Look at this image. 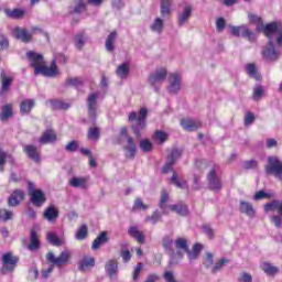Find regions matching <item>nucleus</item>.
<instances>
[{
	"mask_svg": "<svg viewBox=\"0 0 282 282\" xmlns=\"http://www.w3.org/2000/svg\"><path fill=\"white\" fill-rule=\"evenodd\" d=\"M248 19L250 23L256 25L257 32H263L269 39L268 45L262 50V58L269 63L279 61L281 56L282 45V24L281 22H271L263 25V19L257 14L249 13Z\"/></svg>",
	"mask_w": 282,
	"mask_h": 282,
	"instance_id": "obj_1",
	"label": "nucleus"
},
{
	"mask_svg": "<svg viewBox=\"0 0 282 282\" xmlns=\"http://www.w3.org/2000/svg\"><path fill=\"white\" fill-rule=\"evenodd\" d=\"M26 57L30 61L31 67H33L34 69L35 76L42 74V76H47L52 78L58 74V69L56 68V62L53 61L51 67H47L45 66V59L43 58V55L32 51L26 53Z\"/></svg>",
	"mask_w": 282,
	"mask_h": 282,
	"instance_id": "obj_2",
	"label": "nucleus"
},
{
	"mask_svg": "<svg viewBox=\"0 0 282 282\" xmlns=\"http://www.w3.org/2000/svg\"><path fill=\"white\" fill-rule=\"evenodd\" d=\"M69 259H72V253L69 251H62L58 257H56L54 252L50 251L46 254V260L48 263H52V265L42 271L43 279H50V275L54 272V267L62 268V265H67V263H69Z\"/></svg>",
	"mask_w": 282,
	"mask_h": 282,
	"instance_id": "obj_3",
	"label": "nucleus"
},
{
	"mask_svg": "<svg viewBox=\"0 0 282 282\" xmlns=\"http://www.w3.org/2000/svg\"><path fill=\"white\" fill-rule=\"evenodd\" d=\"M139 113L140 116L138 117V112L132 111L128 117L129 122H134L135 120V123L132 124V131L134 135H137V138H140V131L147 129V116L149 113V110H147V108H141Z\"/></svg>",
	"mask_w": 282,
	"mask_h": 282,
	"instance_id": "obj_4",
	"label": "nucleus"
},
{
	"mask_svg": "<svg viewBox=\"0 0 282 282\" xmlns=\"http://www.w3.org/2000/svg\"><path fill=\"white\" fill-rule=\"evenodd\" d=\"M166 76H169V72L166 70V68H156L155 72L150 74L148 83H150L154 91H160V85L164 83V80H166Z\"/></svg>",
	"mask_w": 282,
	"mask_h": 282,
	"instance_id": "obj_5",
	"label": "nucleus"
},
{
	"mask_svg": "<svg viewBox=\"0 0 282 282\" xmlns=\"http://www.w3.org/2000/svg\"><path fill=\"white\" fill-rule=\"evenodd\" d=\"M265 171L268 175H274L276 180L282 182V162L279 156H269L268 165H265Z\"/></svg>",
	"mask_w": 282,
	"mask_h": 282,
	"instance_id": "obj_6",
	"label": "nucleus"
},
{
	"mask_svg": "<svg viewBox=\"0 0 282 282\" xmlns=\"http://www.w3.org/2000/svg\"><path fill=\"white\" fill-rule=\"evenodd\" d=\"M2 267H1V274H8V272H12L18 263H19V257L14 256L12 252H6L2 254L1 258Z\"/></svg>",
	"mask_w": 282,
	"mask_h": 282,
	"instance_id": "obj_7",
	"label": "nucleus"
},
{
	"mask_svg": "<svg viewBox=\"0 0 282 282\" xmlns=\"http://www.w3.org/2000/svg\"><path fill=\"white\" fill-rule=\"evenodd\" d=\"M41 32V29L39 26H33L32 32H28V30L23 28H14L12 31V34L18 41H22V43H30L32 41V35L33 34H39Z\"/></svg>",
	"mask_w": 282,
	"mask_h": 282,
	"instance_id": "obj_8",
	"label": "nucleus"
},
{
	"mask_svg": "<svg viewBox=\"0 0 282 282\" xmlns=\"http://www.w3.org/2000/svg\"><path fill=\"white\" fill-rule=\"evenodd\" d=\"M98 97H99V94L94 93L88 95V98H87L88 116L94 123L96 122V118H97L96 111L98 110Z\"/></svg>",
	"mask_w": 282,
	"mask_h": 282,
	"instance_id": "obj_9",
	"label": "nucleus"
},
{
	"mask_svg": "<svg viewBox=\"0 0 282 282\" xmlns=\"http://www.w3.org/2000/svg\"><path fill=\"white\" fill-rule=\"evenodd\" d=\"M229 29L232 36H243V39H247L248 41H254V33L250 31V29L246 24H242L240 26L230 25Z\"/></svg>",
	"mask_w": 282,
	"mask_h": 282,
	"instance_id": "obj_10",
	"label": "nucleus"
},
{
	"mask_svg": "<svg viewBox=\"0 0 282 282\" xmlns=\"http://www.w3.org/2000/svg\"><path fill=\"white\" fill-rule=\"evenodd\" d=\"M29 189L31 191V202L33 206H43L44 202L47 199L45 198V193L41 189H34V183L32 182H29Z\"/></svg>",
	"mask_w": 282,
	"mask_h": 282,
	"instance_id": "obj_11",
	"label": "nucleus"
},
{
	"mask_svg": "<svg viewBox=\"0 0 282 282\" xmlns=\"http://www.w3.org/2000/svg\"><path fill=\"white\" fill-rule=\"evenodd\" d=\"M182 89V76L178 73H172L170 75L167 90L170 94H180Z\"/></svg>",
	"mask_w": 282,
	"mask_h": 282,
	"instance_id": "obj_12",
	"label": "nucleus"
},
{
	"mask_svg": "<svg viewBox=\"0 0 282 282\" xmlns=\"http://www.w3.org/2000/svg\"><path fill=\"white\" fill-rule=\"evenodd\" d=\"M180 158H182V151L177 149L172 150V152L167 155V161L165 165L163 166V173L166 174L171 172L173 165L175 164V162H177V160H180Z\"/></svg>",
	"mask_w": 282,
	"mask_h": 282,
	"instance_id": "obj_13",
	"label": "nucleus"
},
{
	"mask_svg": "<svg viewBox=\"0 0 282 282\" xmlns=\"http://www.w3.org/2000/svg\"><path fill=\"white\" fill-rule=\"evenodd\" d=\"M24 153L28 155L30 160L39 164L41 162V152L39 151V148L32 144H28L23 147Z\"/></svg>",
	"mask_w": 282,
	"mask_h": 282,
	"instance_id": "obj_14",
	"label": "nucleus"
},
{
	"mask_svg": "<svg viewBox=\"0 0 282 282\" xmlns=\"http://www.w3.org/2000/svg\"><path fill=\"white\" fill-rule=\"evenodd\" d=\"M191 17H193V7L191 4H186L184 6L183 10L177 13L180 28H182V25H184V23H186Z\"/></svg>",
	"mask_w": 282,
	"mask_h": 282,
	"instance_id": "obj_15",
	"label": "nucleus"
},
{
	"mask_svg": "<svg viewBox=\"0 0 282 282\" xmlns=\"http://www.w3.org/2000/svg\"><path fill=\"white\" fill-rule=\"evenodd\" d=\"M88 182L89 180L85 176H75L69 180L68 184L73 188H80V191H85L89 186Z\"/></svg>",
	"mask_w": 282,
	"mask_h": 282,
	"instance_id": "obj_16",
	"label": "nucleus"
},
{
	"mask_svg": "<svg viewBox=\"0 0 282 282\" xmlns=\"http://www.w3.org/2000/svg\"><path fill=\"white\" fill-rule=\"evenodd\" d=\"M207 180L209 182V188L212 191H221V180L217 177V173L215 170H212L208 175Z\"/></svg>",
	"mask_w": 282,
	"mask_h": 282,
	"instance_id": "obj_17",
	"label": "nucleus"
},
{
	"mask_svg": "<svg viewBox=\"0 0 282 282\" xmlns=\"http://www.w3.org/2000/svg\"><path fill=\"white\" fill-rule=\"evenodd\" d=\"M239 210L242 215H247V217H250V219H253V217L257 215V210H254L252 204L246 200H240Z\"/></svg>",
	"mask_w": 282,
	"mask_h": 282,
	"instance_id": "obj_18",
	"label": "nucleus"
},
{
	"mask_svg": "<svg viewBox=\"0 0 282 282\" xmlns=\"http://www.w3.org/2000/svg\"><path fill=\"white\" fill-rule=\"evenodd\" d=\"M127 142H128V144L126 147H123V151H126V158H129V160H134L138 148H137L135 143L133 142V138L128 137Z\"/></svg>",
	"mask_w": 282,
	"mask_h": 282,
	"instance_id": "obj_19",
	"label": "nucleus"
},
{
	"mask_svg": "<svg viewBox=\"0 0 282 282\" xmlns=\"http://www.w3.org/2000/svg\"><path fill=\"white\" fill-rule=\"evenodd\" d=\"M181 126L185 131H197L202 127V121L195 119H183Z\"/></svg>",
	"mask_w": 282,
	"mask_h": 282,
	"instance_id": "obj_20",
	"label": "nucleus"
},
{
	"mask_svg": "<svg viewBox=\"0 0 282 282\" xmlns=\"http://www.w3.org/2000/svg\"><path fill=\"white\" fill-rule=\"evenodd\" d=\"M25 199V193L21 189H15L9 197L8 204L9 206H19L21 202Z\"/></svg>",
	"mask_w": 282,
	"mask_h": 282,
	"instance_id": "obj_21",
	"label": "nucleus"
},
{
	"mask_svg": "<svg viewBox=\"0 0 282 282\" xmlns=\"http://www.w3.org/2000/svg\"><path fill=\"white\" fill-rule=\"evenodd\" d=\"M56 140H57L56 132L54 130H46L43 132L39 142L40 144H53V142H56Z\"/></svg>",
	"mask_w": 282,
	"mask_h": 282,
	"instance_id": "obj_22",
	"label": "nucleus"
},
{
	"mask_svg": "<svg viewBox=\"0 0 282 282\" xmlns=\"http://www.w3.org/2000/svg\"><path fill=\"white\" fill-rule=\"evenodd\" d=\"M39 248H41V241L39 240V235L36 234V230L31 229L30 243L28 246V249L31 252H34V251L39 250Z\"/></svg>",
	"mask_w": 282,
	"mask_h": 282,
	"instance_id": "obj_23",
	"label": "nucleus"
},
{
	"mask_svg": "<svg viewBox=\"0 0 282 282\" xmlns=\"http://www.w3.org/2000/svg\"><path fill=\"white\" fill-rule=\"evenodd\" d=\"M130 72H131V65H129V63H122L116 69V74L118 78H120L121 80L127 79L129 77Z\"/></svg>",
	"mask_w": 282,
	"mask_h": 282,
	"instance_id": "obj_24",
	"label": "nucleus"
},
{
	"mask_svg": "<svg viewBox=\"0 0 282 282\" xmlns=\"http://www.w3.org/2000/svg\"><path fill=\"white\" fill-rule=\"evenodd\" d=\"M278 212V215H282V200H272L264 205V213Z\"/></svg>",
	"mask_w": 282,
	"mask_h": 282,
	"instance_id": "obj_25",
	"label": "nucleus"
},
{
	"mask_svg": "<svg viewBox=\"0 0 282 282\" xmlns=\"http://www.w3.org/2000/svg\"><path fill=\"white\" fill-rule=\"evenodd\" d=\"M0 80H1L0 94L1 96H3V94H6V91L10 89V85H12V77L6 76V70H2L0 75Z\"/></svg>",
	"mask_w": 282,
	"mask_h": 282,
	"instance_id": "obj_26",
	"label": "nucleus"
},
{
	"mask_svg": "<svg viewBox=\"0 0 282 282\" xmlns=\"http://www.w3.org/2000/svg\"><path fill=\"white\" fill-rule=\"evenodd\" d=\"M150 30L156 34H162V32H164V19L160 17L155 18L150 25Z\"/></svg>",
	"mask_w": 282,
	"mask_h": 282,
	"instance_id": "obj_27",
	"label": "nucleus"
},
{
	"mask_svg": "<svg viewBox=\"0 0 282 282\" xmlns=\"http://www.w3.org/2000/svg\"><path fill=\"white\" fill-rule=\"evenodd\" d=\"M44 219H47L50 224L54 223L55 219H58V210L54 206H50L45 209Z\"/></svg>",
	"mask_w": 282,
	"mask_h": 282,
	"instance_id": "obj_28",
	"label": "nucleus"
},
{
	"mask_svg": "<svg viewBox=\"0 0 282 282\" xmlns=\"http://www.w3.org/2000/svg\"><path fill=\"white\" fill-rule=\"evenodd\" d=\"M106 272L110 276V279L118 276V261L116 260L108 261L106 264Z\"/></svg>",
	"mask_w": 282,
	"mask_h": 282,
	"instance_id": "obj_29",
	"label": "nucleus"
},
{
	"mask_svg": "<svg viewBox=\"0 0 282 282\" xmlns=\"http://www.w3.org/2000/svg\"><path fill=\"white\" fill-rule=\"evenodd\" d=\"M261 270H263L268 276H274L275 274H279V268L269 262H263L261 264Z\"/></svg>",
	"mask_w": 282,
	"mask_h": 282,
	"instance_id": "obj_30",
	"label": "nucleus"
},
{
	"mask_svg": "<svg viewBox=\"0 0 282 282\" xmlns=\"http://www.w3.org/2000/svg\"><path fill=\"white\" fill-rule=\"evenodd\" d=\"M173 7V0H161V15L171 17V8Z\"/></svg>",
	"mask_w": 282,
	"mask_h": 282,
	"instance_id": "obj_31",
	"label": "nucleus"
},
{
	"mask_svg": "<svg viewBox=\"0 0 282 282\" xmlns=\"http://www.w3.org/2000/svg\"><path fill=\"white\" fill-rule=\"evenodd\" d=\"M86 43H87V35H85V33L80 32L74 36V45L77 50H83Z\"/></svg>",
	"mask_w": 282,
	"mask_h": 282,
	"instance_id": "obj_32",
	"label": "nucleus"
},
{
	"mask_svg": "<svg viewBox=\"0 0 282 282\" xmlns=\"http://www.w3.org/2000/svg\"><path fill=\"white\" fill-rule=\"evenodd\" d=\"M202 248H203V246L200 243H195L192 251L188 249H187V251H185V252H187V257H188L189 261H195L196 259L199 258Z\"/></svg>",
	"mask_w": 282,
	"mask_h": 282,
	"instance_id": "obj_33",
	"label": "nucleus"
},
{
	"mask_svg": "<svg viewBox=\"0 0 282 282\" xmlns=\"http://www.w3.org/2000/svg\"><path fill=\"white\" fill-rule=\"evenodd\" d=\"M171 184H174L176 188H181L182 191H188V183L186 181L177 180V173L173 172L171 177Z\"/></svg>",
	"mask_w": 282,
	"mask_h": 282,
	"instance_id": "obj_34",
	"label": "nucleus"
},
{
	"mask_svg": "<svg viewBox=\"0 0 282 282\" xmlns=\"http://www.w3.org/2000/svg\"><path fill=\"white\" fill-rule=\"evenodd\" d=\"M6 160H9L10 164H14V159L12 158V155L6 153L3 149H0V173H3Z\"/></svg>",
	"mask_w": 282,
	"mask_h": 282,
	"instance_id": "obj_35",
	"label": "nucleus"
},
{
	"mask_svg": "<svg viewBox=\"0 0 282 282\" xmlns=\"http://www.w3.org/2000/svg\"><path fill=\"white\" fill-rule=\"evenodd\" d=\"M34 108V99H25L21 102L20 111L23 115L30 113L32 109Z\"/></svg>",
	"mask_w": 282,
	"mask_h": 282,
	"instance_id": "obj_36",
	"label": "nucleus"
},
{
	"mask_svg": "<svg viewBox=\"0 0 282 282\" xmlns=\"http://www.w3.org/2000/svg\"><path fill=\"white\" fill-rule=\"evenodd\" d=\"M12 118V106L10 104H7L2 107V111L0 113V120L2 122H6Z\"/></svg>",
	"mask_w": 282,
	"mask_h": 282,
	"instance_id": "obj_37",
	"label": "nucleus"
},
{
	"mask_svg": "<svg viewBox=\"0 0 282 282\" xmlns=\"http://www.w3.org/2000/svg\"><path fill=\"white\" fill-rule=\"evenodd\" d=\"M107 241H109V238H107V232L104 231L94 240L91 248L98 250V248L104 243H107Z\"/></svg>",
	"mask_w": 282,
	"mask_h": 282,
	"instance_id": "obj_38",
	"label": "nucleus"
},
{
	"mask_svg": "<svg viewBox=\"0 0 282 282\" xmlns=\"http://www.w3.org/2000/svg\"><path fill=\"white\" fill-rule=\"evenodd\" d=\"M128 232H129V236L137 239L139 243H144V234L138 230V227H130Z\"/></svg>",
	"mask_w": 282,
	"mask_h": 282,
	"instance_id": "obj_39",
	"label": "nucleus"
},
{
	"mask_svg": "<svg viewBox=\"0 0 282 282\" xmlns=\"http://www.w3.org/2000/svg\"><path fill=\"white\" fill-rule=\"evenodd\" d=\"M118 36V32L112 31L107 40H106V50L107 52H113L115 47H113V43L116 42V39Z\"/></svg>",
	"mask_w": 282,
	"mask_h": 282,
	"instance_id": "obj_40",
	"label": "nucleus"
},
{
	"mask_svg": "<svg viewBox=\"0 0 282 282\" xmlns=\"http://www.w3.org/2000/svg\"><path fill=\"white\" fill-rule=\"evenodd\" d=\"M246 72L250 76V78H254L256 80H261V75L257 73V66H254V64H247Z\"/></svg>",
	"mask_w": 282,
	"mask_h": 282,
	"instance_id": "obj_41",
	"label": "nucleus"
},
{
	"mask_svg": "<svg viewBox=\"0 0 282 282\" xmlns=\"http://www.w3.org/2000/svg\"><path fill=\"white\" fill-rule=\"evenodd\" d=\"M46 239L48 241V243H51V246H63V240L61 238H58V236L56 235V232H48L46 236Z\"/></svg>",
	"mask_w": 282,
	"mask_h": 282,
	"instance_id": "obj_42",
	"label": "nucleus"
},
{
	"mask_svg": "<svg viewBox=\"0 0 282 282\" xmlns=\"http://www.w3.org/2000/svg\"><path fill=\"white\" fill-rule=\"evenodd\" d=\"M176 250L188 252V241L185 238H176L174 241Z\"/></svg>",
	"mask_w": 282,
	"mask_h": 282,
	"instance_id": "obj_43",
	"label": "nucleus"
},
{
	"mask_svg": "<svg viewBox=\"0 0 282 282\" xmlns=\"http://www.w3.org/2000/svg\"><path fill=\"white\" fill-rule=\"evenodd\" d=\"M171 210H174V213H177V215H181L182 217H186L188 215V206L186 205H171Z\"/></svg>",
	"mask_w": 282,
	"mask_h": 282,
	"instance_id": "obj_44",
	"label": "nucleus"
},
{
	"mask_svg": "<svg viewBox=\"0 0 282 282\" xmlns=\"http://www.w3.org/2000/svg\"><path fill=\"white\" fill-rule=\"evenodd\" d=\"M6 14L11 19H23V17H25V11L22 9L6 10Z\"/></svg>",
	"mask_w": 282,
	"mask_h": 282,
	"instance_id": "obj_45",
	"label": "nucleus"
},
{
	"mask_svg": "<svg viewBox=\"0 0 282 282\" xmlns=\"http://www.w3.org/2000/svg\"><path fill=\"white\" fill-rule=\"evenodd\" d=\"M95 263L96 261L94 260V258H84L79 264V270H82V272H85V270H87L88 268H94Z\"/></svg>",
	"mask_w": 282,
	"mask_h": 282,
	"instance_id": "obj_46",
	"label": "nucleus"
},
{
	"mask_svg": "<svg viewBox=\"0 0 282 282\" xmlns=\"http://www.w3.org/2000/svg\"><path fill=\"white\" fill-rule=\"evenodd\" d=\"M145 221L155 225L158 221H162V214L155 210L151 216H147Z\"/></svg>",
	"mask_w": 282,
	"mask_h": 282,
	"instance_id": "obj_47",
	"label": "nucleus"
},
{
	"mask_svg": "<svg viewBox=\"0 0 282 282\" xmlns=\"http://www.w3.org/2000/svg\"><path fill=\"white\" fill-rule=\"evenodd\" d=\"M139 147L143 153H149L153 149V143L149 139H143L140 141Z\"/></svg>",
	"mask_w": 282,
	"mask_h": 282,
	"instance_id": "obj_48",
	"label": "nucleus"
},
{
	"mask_svg": "<svg viewBox=\"0 0 282 282\" xmlns=\"http://www.w3.org/2000/svg\"><path fill=\"white\" fill-rule=\"evenodd\" d=\"M87 137L88 140H100V128H89Z\"/></svg>",
	"mask_w": 282,
	"mask_h": 282,
	"instance_id": "obj_49",
	"label": "nucleus"
},
{
	"mask_svg": "<svg viewBox=\"0 0 282 282\" xmlns=\"http://www.w3.org/2000/svg\"><path fill=\"white\" fill-rule=\"evenodd\" d=\"M163 248L169 254H173V252H175L173 250V239H171V237L163 238Z\"/></svg>",
	"mask_w": 282,
	"mask_h": 282,
	"instance_id": "obj_50",
	"label": "nucleus"
},
{
	"mask_svg": "<svg viewBox=\"0 0 282 282\" xmlns=\"http://www.w3.org/2000/svg\"><path fill=\"white\" fill-rule=\"evenodd\" d=\"M226 263H230V260L226 259V258H221L218 262L215 263V265L212 269V273L213 274H217V272H219V270H221V268H224L226 265Z\"/></svg>",
	"mask_w": 282,
	"mask_h": 282,
	"instance_id": "obj_51",
	"label": "nucleus"
},
{
	"mask_svg": "<svg viewBox=\"0 0 282 282\" xmlns=\"http://www.w3.org/2000/svg\"><path fill=\"white\" fill-rule=\"evenodd\" d=\"M87 6H89L87 0H78L74 12H76V14H80V12H85V10H87Z\"/></svg>",
	"mask_w": 282,
	"mask_h": 282,
	"instance_id": "obj_52",
	"label": "nucleus"
},
{
	"mask_svg": "<svg viewBox=\"0 0 282 282\" xmlns=\"http://www.w3.org/2000/svg\"><path fill=\"white\" fill-rule=\"evenodd\" d=\"M75 237L78 241L87 238V225H82L80 228L75 234Z\"/></svg>",
	"mask_w": 282,
	"mask_h": 282,
	"instance_id": "obj_53",
	"label": "nucleus"
},
{
	"mask_svg": "<svg viewBox=\"0 0 282 282\" xmlns=\"http://www.w3.org/2000/svg\"><path fill=\"white\" fill-rule=\"evenodd\" d=\"M66 85H69L70 87H82L83 78H80V77L67 78L66 79Z\"/></svg>",
	"mask_w": 282,
	"mask_h": 282,
	"instance_id": "obj_54",
	"label": "nucleus"
},
{
	"mask_svg": "<svg viewBox=\"0 0 282 282\" xmlns=\"http://www.w3.org/2000/svg\"><path fill=\"white\" fill-rule=\"evenodd\" d=\"M53 109H69V104H66L62 100L54 99L51 101Z\"/></svg>",
	"mask_w": 282,
	"mask_h": 282,
	"instance_id": "obj_55",
	"label": "nucleus"
},
{
	"mask_svg": "<svg viewBox=\"0 0 282 282\" xmlns=\"http://www.w3.org/2000/svg\"><path fill=\"white\" fill-rule=\"evenodd\" d=\"M78 141L73 140L65 145V151H67V153H76V151H78Z\"/></svg>",
	"mask_w": 282,
	"mask_h": 282,
	"instance_id": "obj_56",
	"label": "nucleus"
},
{
	"mask_svg": "<svg viewBox=\"0 0 282 282\" xmlns=\"http://www.w3.org/2000/svg\"><path fill=\"white\" fill-rule=\"evenodd\" d=\"M166 202H169V193L166 191H163L161 195L160 204H159L163 213H166Z\"/></svg>",
	"mask_w": 282,
	"mask_h": 282,
	"instance_id": "obj_57",
	"label": "nucleus"
},
{
	"mask_svg": "<svg viewBox=\"0 0 282 282\" xmlns=\"http://www.w3.org/2000/svg\"><path fill=\"white\" fill-rule=\"evenodd\" d=\"M167 134L164 131L158 130L154 133V140L159 142V144H164L166 142Z\"/></svg>",
	"mask_w": 282,
	"mask_h": 282,
	"instance_id": "obj_58",
	"label": "nucleus"
},
{
	"mask_svg": "<svg viewBox=\"0 0 282 282\" xmlns=\"http://www.w3.org/2000/svg\"><path fill=\"white\" fill-rule=\"evenodd\" d=\"M271 197H272V194L265 193L263 191H259L254 194L253 199L254 202H259L261 199H271Z\"/></svg>",
	"mask_w": 282,
	"mask_h": 282,
	"instance_id": "obj_59",
	"label": "nucleus"
},
{
	"mask_svg": "<svg viewBox=\"0 0 282 282\" xmlns=\"http://www.w3.org/2000/svg\"><path fill=\"white\" fill-rule=\"evenodd\" d=\"M263 98V86H257L253 88L252 99L259 101Z\"/></svg>",
	"mask_w": 282,
	"mask_h": 282,
	"instance_id": "obj_60",
	"label": "nucleus"
},
{
	"mask_svg": "<svg viewBox=\"0 0 282 282\" xmlns=\"http://www.w3.org/2000/svg\"><path fill=\"white\" fill-rule=\"evenodd\" d=\"M13 214L8 209H0V221H10L12 219Z\"/></svg>",
	"mask_w": 282,
	"mask_h": 282,
	"instance_id": "obj_61",
	"label": "nucleus"
},
{
	"mask_svg": "<svg viewBox=\"0 0 282 282\" xmlns=\"http://www.w3.org/2000/svg\"><path fill=\"white\" fill-rule=\"evenodd\" d=\"M133 210H147L149 208L148 205H144L142 198H137L133 204Z\"/></svg>",
	"mask_w": 282,
	"mask_h": 282,
	"instance_id": "obj_62",
	"label": "nucleus"
},
{
	"mask_svg": "<svg viewBox=\"0 0 282 282\" xmlns=\"http://www.w3.org/2000/svg\"><path fill=\"white\" fill-rule=\"evenodd\" d=\"M271 223L274 224L275 228H281L282 214L273 215L270 217Z\"/></svg>",
	"mask_w": 282,
	"mask_h": 282,
	"instance_id": "obj_63",
	"label": "nucleus"
},
{
	"mask_svg": "<svg viewBox=\"0 0 282 282\" xmlns=\"http://www.w3.org/2000/svg\"><path fill=\"white\" fill-rule=\"evenodd\" d=\"M163 279L166 282H177V280L175 279V273L173 271H165L163 273Z\"/></svg>",
	"mask_w": 282,
	"mask_h": 282,
	"instance_id": "obj_64",
	"label": "nucleus"
}]
</instances>
